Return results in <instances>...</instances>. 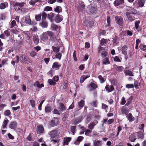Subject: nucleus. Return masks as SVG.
<instances>
[{
    "instance_id": "obj_36",
    "label": "nucleus",
    "mask_w": 146,
    "mask_h": 146,
    "mask_svg": "<svg viewBox=\"0 0 146 146\" xmlns=\"http://www.w3.org/2000/svg\"><path fill=\"white\" fill-rule=\"evenodd\" d=\"M32 133H29V135L27 137V139L29 141H33V138L32 137Z\"/></svg>"
},
{
    "instance_id": "obj_51",
    "label": "nucleus",
    "mask_w": 146,
    "mask_h": 146,
    "mask_svg": "<svg viewBox=\"0 0 146 146\" xmlns=\"http://www.w3.org/2000/svg\"><path fill=\"white\" fill-rule=\"evenodd\" d=\"M48 82L49 85H55V80L54 81L53 80L51 79H49L48 80Z\"/></svg>"
},
{
    "instance_id": "obj_8",
    "label": "nucleus",
    "mask_w": 146,
    "mask_h": 146,
    "mask_svg": "<svg viewBox=\"0 0 146 146\" xmlns=\"http://www.w3.org/2000/svg\"><path fill=\"white\" fill-rule=\"evenodd\" d=\"M88 88L89 89L90 91L95 90L97 87L96 84L94 83H91L87 86Z\"/></svg>"
},
{
    "instance_id": "obj_61",
    "label": "nucleus",
    "mask_w": 146,
    "mask_h": 146,
    "mask_svg": "<svg viewBox=\"0 0 146 146\" xmlns=\"http://www.w3.org/2000/svg\"><path fill=\"white\" fill-rule=\"evenodd\" d=\"M133 87L134 85L133 84H127L126 86V88L128 89L132 88Z\"/></svg>"
},
{
    "instance_id": "obj_32",
    "label": "nucleus",
    "mask_w": 146,
    "mask_h": 146,
    "mask_svg": "<svg viewBox=\"0 0 146 146\" xmlns=\"http://www.w3.org/2000/svg\"><path fill=\"white\" fill-rule=\"evenodd\" d=\"M127 46L126 45H124L122 47V52L124 54H127Z\"/></svg>"
},
{
    "instance_id": "obj_37",
    "label": "nucleus",
    "mask_w": 146,
    "mask_h": 146,
    "mask_svg": "<svg viewBox=\"0 0 146 146\" xmlns=\"http://www.w3.org/2000/svg\"><path fill=\"white\" fill-rule=\"evenodd\" d=\"M84 101L83 100H81L80 102L78 103L79 107L81 108L80 109L82 108L84 106Z\"/></svg>"
},
{
    "instance_id": "obj_2",
    "label": "nucleus",
    "mask_w": 146,
    "mask_h": 146,
    "mask_svg": "<svg viewBox=\"0 0 146 146\" xmlns=\"http://www.w3.org/2000/svg\"><path fill=\"white\" fill-rule=\"evenodd\" d=\"M36 133L38 134H41L44 132V130L42 125L37 126L36 127Z\"/></svg>"
},
{
    "instance_id": "obj_44",
    "label": "nucleus",
    "mask_w": 146,
    "mask_h": 146,
    "mask_svg": "<svg viewBox=\"0 0 146 146\" xmlns=\"http://www.w3.org/2000/svg\"><path fill=\"white\" fill-rule=\"evenodd\" d=\"M98 78L100 80V82L101 83H103L105 81V80L104 79V78L101 75H99L98 76Z\"/></svg>"
},
{
    "instance_id": "obj_14",
    "label": "nucleus",
    "mask_w": 146,
    "mask_h": 146,
    "mask_svg": "<svg viewBox=\"0 0 146 146\" xmlns=\"http://www.w3.org/2000/svg\"><path fill=\"white\" fill-rule=\"evenodd\" d=\"M125 76H134V73L132 71L129 70H125L124 71Z\"/></svg>"
},
{
    "instance_id": "obj_62",
    "label": "nucleus",
    "mask_w": 146,
    "mask_h": 146,
    "mask_svg": "<svg viewBox=\"0 0 146 146\" xmlns=\"http://www.w3.org/2000/svg\"><path fill=\"white\" fill-rule=\"evenodd\" d=\"M44 100H43L41 101L40 102V104L39 105V106H38V109L39 110H41L42 108V104L43 103V102H44Z\"/></svg>"
},
{
    "instance_id": "obj_23",
    "label": "nucleus",
    "mask_w": 146,
    "mask_h": 146,
    "mask_svg": "<svg viewBox=\"0 0 146 146\" xmlns=\"http://www.w3.org/2000/svg\"><path fill=\"white\" fill-rule=\"evenodd\" d=\"M84 139V137L82 136H79L78 137L76 141L74 143L76 145H78L80 142L81 141Z\"/></svg>"
},
{
    "instance_id": "obj_52",
    "label": "nucleus",
    "mask_w": 146,
    "mask_h": 146,
    "mask_svg": "<svg viewBox=\"0 0 146 146\" xmlns=\"http://www.w3.org/2000/svg\"><path fill=\"white\" fill-rule=\"evenodd\" d=\"M85 5L84 4L83 2H82L81 3V4L79 6V7L80 9L81 10H83L85 9Z\"/></svg>"
},
{
    "instance_id": "obj_64",
    "label": "nucleus",
    "mask_w": 146,
    "mask_h": 146,
    "mask_svg": "<svg viewBox=\"0 0 146 146\" xmlns=\"http://www.w3.org/2000/svg\"><path fill=\"white\" fill-rule=\"evenodd\" d=\"M107 23H108V25L109 26L110 25V17H107Z\"/></svg>"
},
{
    "instance_id": "obj_50",
    "label": "nucleus",
    "mask_w": 146,
    "mask_h": 146,
    "mask_svg": "<svg viewBox=\"0 0 146 146\" xmlns=\"http://www.w3.org/2000/svg\"><path fill=\"white\" fill-rule=\"evenodd\" d=\"M35 101L33 100H31L30 101V104L33 108L35 106Z\"/></svg>"
},
{
    "instance_id": "obj_6",
    "label": "nucleus",
    "mask_w": 146,
    "mask_h": 146,
    "mask_svg": "<svg viewBox=\"0 0 146 146\" xmlns=\"http://www.w3.org/2000/svg\"><path fill=\"white\" fill-rule=\"evenodd\" d=\"M17 123L15 121L11 122L9 125V127L11 129L15 130L17 127Z\"/></svg>"
},
{
    "instance_id": "obj_31",
    "label": "nucleus",
    "mask_w": 146,
    "mask_h": 146,
    "mask_svg": "<svg viewBox=\"0 0 146 146\" xmlns=\"http://www.w3.org/2000/svg\"><path fill=\"white\" fill-rule=\"evenodd\" d=\"M51 107L50 106H46L45 108V112L47 113L50 112L52 110Z\"/></svg>"
},
{
    "instance_id": "obj_39",
    "label": "nucleus",
    "mask_w": 146,
    "mask_h": 146,
    "mask_svg": "<svg viewBox=\"0 0 146 146\" xmlns=\"http://www.w3.org/2000/svg\"><path fill=\"white\" fill-rule=\"evenodd\" d=\"M42 15L41 13L35 15V18L36 20L37 21H39L41 20V16Z\"/></svg>"
},
{
    "instance_id": "obj_12",
    "label": "nucleus",
    "mask_w": 146,
    "mask_h": 146,
    "mask_svg": "<svg viewBox=\"0 0 146 146\" xmlns=\"http://www.w3.org/2000/svg\"><path fill=\"white\" fill-rule=\"evenodd\" d=\"M105 88L106 90L108 92H112L114 90V87L112 85H107L106 86Z\"/></svg>"
},
{
    "instance_id": "obj_33",
    "label": "nucleus",
    "mask_w": 146,
    "mask_h": 146,
    "mask_svg": "<svg viewBox=\"0 0 146 146\" xmlns=\"http://www.w3.org/2000/svg\"><path fill=\"white\" fill-rule=\"evenodd\" d=\"M25 21L27 23L30 24L31 23V20L30 16H29L25 17Z\"/></svg>"
},
{
    "instance_id": "obj_40",
    "label": "nucleus",
    "mask_w": 146,
    "mask_h": 146,
    "mask_svg": "<svg viewBox=\"0 0 146 146\" xmlns=\"http://www.w3.org/2000/svg\"><path fill=\"white\" fill-rule=\"evenodd\" d=\"M42 15V20H45L47 17V14L44 12H43L41 13Z\"/></svg>"
},
{
    "instance_id": "obj_46",
    "label": "nucleus",
    "mask_w": 146,
    "mask_h": 146,
    "mask_svg": "<svg viewBox=\"0 0 146 146\" xmlns=\"http://www.w3.org/2000/svg\"><path fill=\"white\" fill-rule=\"evenodd\" d=\"M139 48L141 50L146 52V46L143 44L140 45Z\"/></svg>"
},
{
    "instance_id": "obj_3",
    "label": "nucleus",
    "mask_w": 146,
    "mask_h": 146,
    "mask_svg": "<svg viewBox=\"0 0 146 146\" xmlns=\"http://www.w3.org/2000/svg\"><path fill=\"white\" fill-rule=\"evenodd\" d=\"M21 57L22 58V61L23 63H32V61L31 58L27 56L22 55Z\"/></svg>"
},
{
    "instance_id": "obj_28",
    "label": "nucleus",
    "mask_w": 146,
    "mask_h": 146,
    "mask_svg": "<svg viewBox=\"0 0 146 146\" xmlns=\"http://www.w3.org/2000/svg\"><path fill=\"white\" fill-rule=\"evenodd\" d=\"M145 3L144 0H138V3L139 6L140 7H143Z\"/></svg>"
},
{
    "instance_id": "obj_15",
    "label": "nucleus",
    "mask_w": 146,
    "mask_h": 146,
    "mask_svg": "<svg viewBox=\"0 0 146 146\" xmlns=\"http://www.w3.org/2000/svg\"><path fill=\"white\" fill-rule=\"evenodd\" d=\"M53 33L50 31H48L46 32L43 33L42 36H53Z\"/></svg>"
},
{
    "instance_id": "obj_9",
    "label": "nucleus",
    "mask_w": 146,
    "mask_h": 146,
    "mask_svg": "<svg viewBox=\"0 0 146 146\" xmlns=\"http://www.w3.org/2000/svg\"><path fill=\"white\" fill-rule=\"evenodd\" d=\"M49 134L50 136V141H52L53 143H55V130L50 131Z\"/></svg>"
},
{
    "instance_id": "obj_38",
    "label": "nucleus",
    "mask_w": 146,
    "mask_h": 146,
    "mask_svg": "<svg viewBox=\"0 0 146 146\" xmlns=\"http://www.w3.org/2000/svg\"><path fill=\"white\" fill-rule=\"evenodd\" d=\"M62 12V9L60 6H57L55 8V12L60 13Z\"/></svg>"
},
{
    "instance_id": "obj_13",
    "label": "nucleus",
    "mask_w": 146,
    "mask_h": 146,
    "mask_svg": "<svg viewBox=\"0 0 146 146\" xmlns=\"http://www.w3.org/2000/svg\"><path fill=\"white\" fill-rule=\"evenodd\" d=\"M136 135L137 136L138 138L143 139L144 137V131H140L139 132H136Z\"/></svg>"
},
{
    "instance_id": "obj_41",
    "label": "nucleus",
    "mask_w": 146,
    "mask_h": 146,
    "mask_svg": "<svg viewBox=\"0 0 146 146\" xmlns=\"http://www.w3.org/2000/svg\"><path fill=\"white\" fill-rule=\"evenodd\" d=\"M108 41V40L103 38L101 40L100 44L103 45L107 43Z\"/></svg>"
},
{
    "instance_id": "obj_20",
    "label": "nucleus",
    "mask_w": 146,
    "mask_h": 146,
    "mask_svg": "<svg viewBox=\"0 0 146 146\" xmlns=\"http://www.w3.org/2000/svg\"><path fill=\"white\" fill-rule=\"evenodd\" d=\"M124 2V0H115L114 3V5L115 6H117Z\"/></svg>"
},
{
    "instance_id": "obj_35",
    "label": "nucleus",
    "mask_w": 146,
    "mask_h": 146,
    "mask_svg": "<svg viewBox=\"0 0 146 146\" xmlns=\"http://www.w3.org/2000/svg\"><path fill=\"white\" fill-rule=\"evenodd\" d=\"M102 62L103 64H108L110 63L109 60L107 57L105 58L103 60Z\"/></svg>"
},
{
    "instance_id": "obj_57",
    "label": "nucleus",
    "mask_w": 146,
    "mask_h": 146,
    "mask_svg": "<svg viewBox=\"0 0 146 146\" xmlns=\"http://www.w3.org/2000/svg\"><path fill=\"white\" fill-rule=\"evenodd\" d=\"M36 53L34 51H32L30 53V56L32 57H34L36 55Z\"/></svg>"
},
{
    "instance_id": "obj_24",
    "label": "nucleus",
    "mask_w": 146,
    "mask_h": 146,
    "mask_svg": "<svg viewBox=\"0 0 146 146\" xmlns=\"http://www.w3.org/2000/svg\"><path fill=\"white\" fill-rule=\"evenodd\" d=\"M136 133H134L131 134L129 137V140L131 142H134L136 139L135 138Z\"/></svg>"
},
{
    "instance_id": "obj_18",
    "label": "nucleus",
    "mask_w": 146,
    "mask_h": 146,
    "mask_svg": "<svg viewBox=\"0 0 146 146\" xmlns=\"http://www.w3.org/2000/svg\"><path fill=\"white\" fill-rule=\"evenodd\" d=\"M34 85L35 86L37 87L38 88H41L44 86L43 84H40L39 82L38 81H36L35 82Z\"/></svg>"
},
{
    "instance_id": "obj_27",
    "label": "nucleus",
    "mask_w": 146,
    "mask_h": 146,
    "mask_svg": "<svg viewBox=\"0 0 146 146\" xmlns=\"http://www.w3.org/2000/svg\"><path fill=\"white\" fill-rule=\"evenodd\" d=\"M59 110L60 111H63L66 110L64 105L62 103H59Z\"/></svg>"
},
{
    "instance_id": "obj_5",
    "label": "nucleus",
    "mask_w": 146,
    "mask_h": 146,
    "mask_svg": "<svg viewBox=\"0 0 146 146\" xmlns=\"http://www.w3.org/2000/svg\"><path fill=\"white\" fill-rule=\"evenodd\" d=\"M25 4V3L24 2L21 3L16 2L14 6L16 9L20 10L21 7L24 6Z\"/></svg>"
},
{
    "instance_id": "obj_34",
    "label": "nucleus",
    "mask_w": 146,
    "mask_h": 146,
    "mask_svg": "<svg viewBox=\"0 0 146 146\" xmlns=\"http://www.w3.org/2000/svg\"><path fill=\"white\" fill-rule=\"evenodd\" d=\"M133 97L131 96L127 100V102L126 104L125 105V106H129L131 104L133 100Z\"/></svg>"
},
{
    "instance_id": "obj_7",
    "label": "nucleus",
    "mask_w": 146,
    "mask_h": 146,
    "mask_svg": "<svg viewBox=\"0 0 146 146\" xmlns=\"http://www.w3.org/2000/svg\"><path fill=\"white\" fill-rule=\"evenodd\" d=\"M115 20L116 22L118 24L120 25H122L123 20L121 17L119 16H116L115 17Z\"/></svg>"
},
{
    "instance_id": "obj_47",
    "label": "nucleus",
    "mask_w": 146,
    "mask_h": 146,
    "mask_svg": "<svg viewBox=\"0 0 146 146\" xmlns=\"http://www.w3.org/2000/svg\"><path fill=\"white\" fill-rule=\"evenodd\" d=\"M49 125L50 127H53L55 125V120H53V119L51 120V121L49 123Z\"/></svg>"
},
{
    "instance_id": "obj_53",
    "label": "nucleus",
    "mask_w": 146,
    "mask_h": 146,
    "mask_svg": "<svg viewBox=\"0 0 146 146\" xmlns=\"http://www.w3.org/2000/svg\"><path fill=\"white\" fill-rule=\"evenodd\" d=\"M62 56V54L60 53H57L55 55V58H58L59 60H60Z\"/></svg>"
},
{
    "instance_id": "obj_21",
    "label": "nucleus",
    "mask_w": 146,
    "mask_h": 146,
    "mask_svg": "<svg viewBox=\"0 0 146 146\" xmlns=\"http://www.w3.org/2000/svg\"><path fill=\"white\" fill-rule=\"evenodd\" d=\"M127 119L129 120L130 122H132L133 121L134 119V117L132 115L131 113H129L126 116Z\"/></svg>"
},
{
    "instance_id": "obj_48",
    "label": "nucleus",
    "mask_w": 146,
    "mask_h": 146,
    "mask_svg": "<svg viewBox=\"0 0 146 146\" xmlns=\"http://www.w3.org/2000/svg\"><path fill=\"white\" fill-rule=\"evenodd\" d=\"M33 41L35 44L36 45L39 42V40L38 37H33Z\"/></svg>"
},
{
    "instance_id": "obj_16",
    "label": "nucleus",
    "mask_w": 146,
    "mask_h": 146,
    "mask_svg": "<svg viewBox=\"0 0 146 146\" xmlns=\"http://www.w3.org/2000/svg\"><path fill=\"white\" fill-rule=\"evenodd\" d=\"M48 23L45 20H42V22L40 23V25L43 28H46L48 26Z\"/></svg>"
},
{
    "instance_id": "obj_45",
    "label": "nucleus",
    "mask_w": 146,
    "mask_h": 146,
    "mask_svg": "<svg viewBox=\"0 0 146 146\" xmlns=\"http://www.w3.org/2000/svg\"><path fill=\"white\" fill-rule=\"evenodd\" d=\"M19 33V32L16 29H12L11 30V33L13 35L14 34H18Z\"/></svg>"
},
{
    "instance_id": "obj_63",
    "label": "nucleus",
    "mask_w": 146,
    "mask_h": 146,
    "mask_svg": "<svg viewBox=\"0 0 146 146\" xmlns=\"http://www.w3.org/2000/svg\"><path fill=\"white\" fill-rule=\"evenodd\" d=\"M106 33V31L105 30H101L100 31V35H104Z\"/></svg>"
},
{
    "instance_id": "obj_55",
    "label": "nucleus",
    "mask_w": 146,
    "mask_h": 146,
    "mask_svg": "<svg viewBox=\"0 0 146 146\" xmlns=\"http://www.w3.org/2000/svg\"><path fill=\"white\" fill-rule=\"evenodd\" d=\"M116 69L117 70L121 72L123 69L124 68L122 66H117L116 67Z\"/></svg>"
},
{
    "instance_id": "obj_54",
    "label": "nucleus",
    "mask_w": 146,
    "mask_h": 146,
    "mask_svg": "<svg viewBox=\"0 0 146 146\" xmlns=\"http://www.w3.org/2000/svg\"><path fill=\"white\" fill-rule=\"evenodd\" d=\"M52 7H49V6H46L45 7L44 9V11H50L52 10Z\"/></svg>"
},
{
    "instance_id": "obj_19",
    "label": "nucleus",
    "mask_w": 146,
    "mask_h": 146,
    "mask_svg": "<svg viewBox=\"0 0 146 146\" xmlns=\"http://www.w3.org/2000/svg\"><path fill=\"white\" fill-rule=\"evenodd\" d=\"M93 144L94 146H101L102 144V141L98 139H96L94 140Z\"/></svg>"
},
{
    "instance_id": "obj_43",
    "label": "nucleus",
    "mask_w": 146,
    "mask_h": 146,
    "mask_svg": "<svg viewBox=\"0 0 146 146\" xmlns=\"http://www.w3.org/2000/svg\"><path fill=\"white\" fill-rule=\"evenodd\" d=\"M76 126H72L71 127V131L73 133V135H74L76 133Z\"/></svg>"
},
{
    "instance_id": "obj_11",
    "label": "nucleus",
    "mask_w": 146,
    "mask_h": 146,
    "mask_svg": "<svg viewBox=\"0 0 146 146\" xmlns=\"http://www.w3.org/2000/svg\"><path fill=\"white\" fill-rule=\"evenodd\" d=\"M98 121L97 120H94V121L88 125V128L91 130H92L94 127L98 123Z\"/></svg>"
},
{
    "instance_id": "obj_4",
    "label": "nucleus",
    "mask_w": 146,
    "mask_h": 146,
    "mask_svg": "<svg viewBox=\"0 0 146 146\" xmlns=\"http://www.w3.org/2000/svg\"><path fill=\"white\" fill-rule=\"evenodd\" d=\"M96 10V8L92 7L90 5H89L87 8V11L90 14H92L95 13Z\"/></svg>"
},
{
    "instance_id": "obj_30",
    "label": "nucleus",
    "mask_w": 146,
    "mask_h": 146,
    "mask_svg": "<svg viewBox=\"0 0 146 146\" xmlns=\"http://www.w3.org/2000/svg\"><path fill=\"white\" fill-rule=\"evenodd\" d=\"M48 19L51 22H52L53 21V17L54 16V14L52 13H51L49 14H48Z\"/></svg>"
},
{
    "instance_id": "obj_22",
    "label": "nucleus",
    "mask_w": 146,
    "mask_h": 146,
    "mask_svg": "<svg viewBox=\"0 0 146 146\" xmlns=\"http://www.w3.org/2000/svg\"><path fill=\"white\" fill-rule=\"evenodd\" d=\"M121 111L123 113H125L126 115L129 112L128 109L124 106H123L121 109Z\"/></svg>"
},
{
    "instance_id": "obj_49",
    "label": "nucleus",
    "mask_w": 146,
    "mask_h": 146,
    "mask_svg": "<svg viewBox=\"0 0 146 146\" xmlns=\"http://www.w3.org/2000/svg\"><path fill=\"white\" fill-rule=\"evenodd\" d=\"M11 111L9 110H6L4 112V114L6 116H9L11 115Z\"/></svg>"
},
{
    "instance_id": "obj_17",
    "label": "nucleus",
    "mask_w": 146,
    "mask_h": 146,
    "mask_svg": "<svg viewBox=\"0 0 146 146\" xmlns=\"http://www.w3.org/2000/svg\"><path fill=\"white\" fill-rule=\"evenodd\" d=\"M126 14L127 18L129 21H132L134 20V19L133 18V17L131 15V14L130 13L127 12L126 13Z\"/></svg>"
},
{
    "instance_id": "obj_59",
    "label": "nucleus",
    "mask_w": 146,
    "mask_h": 146,
    "mask_svg": "<svg viewBox=\"0 0 146 146\" xmlns=\"http://www.w3.org/2000/svg\"><path fill=\"white\" fill-rule=\"evenodd\" d=\"M60 26H57L55 25V31L56 30L57 32L56 33L57 34H58L60 31Z\"/></svg>"
},
{
    "instance_id": "obj_56",
    "label": "nucleus",
    "mask_w": 146,
    "mask_h": 146,
    "mask_svg": "<svg viewBox=\"0 0 146 146\" xmlns=\"http://www.w3.org/2000/svg\"><path fill=\"white\" fill-rule=\"evenodd\" d=\"M6 7L5 4L4 3H1L0 5V9H3L5 8Z\"/></svg>"
},
{
    "instance_id": "obj_42",
    "label": "nucleus",
    "mask_w": 146,
    "mask_h": 146,
    "mask_svg": "<svg viewBox=\"0 0 146 146\" xmlns=\"http://www.w3.org/2000/svg\"><path fill=\"white\" fill-rule=\"evenodd\" d=\"M128 13H130L131 14H135L137 13V12L135 9L131 8L130 9V12Z\"/></svg>"
},
{
    "instance_id": "obj_29",
    "label": "nucleus",
    "mask_w": 146,
    "mask_h": 146,
    "mask_svg": "<svg viewBox=\"0 0 146 146\" xmlns=\"http://www.w3.org/2000/svg\"><path fill=\"white\" fill-rule=\"evenodd\" d=\"M3 33V34H1L0 36H9L10 35V32L8 30L4 31Z\"/></svg>"
},
{
    "instance_id": "obj_26",
    "label": "nucleus",
    "mask_w": 146,
    "mask_h": 146,
    "mask_svg": "<svg viewBox=\"0 0 146 146\" xmlns=\"http://www.w3.org/2000/svg\"><path fill=\"white\" fill-rule=\"evenodd\" d=\"M9 122V121L7 119H5L3 122V124L2 125V128L3 129L7 128L8 123Z\"/></svg>"
},
{
    "instance_id": "obj_58",
    "label": "nucleus",
    "mask_w": 146,
    "mask_h": 146,
    "mask_svg": "<svg viewBox=\"0 0 146 146\" xmlns=\"http://www.w3.org/2000/svg\"><path fill=\"white\" fill-rule=\"evenodd\" d=\"M140 23V21H136L135 23V28L136 29H137L139 28V25Z\"/></svg>"
},
{
    "instance_id": "obj_60",
    "label": "nucleus",
    "mask_w": 146,
    "mask_h": 146,
    "mask_svg": "<svg viewBox=\"0 0 146 146\" xmlns=\"http://www.w3.org/2000/svg\"><path fill=\"white\" fill-rule=\"evenodd\" d=\"M126 102V101L125 100V98L124 97H123L121 99V105H123Z\"/></svg>"
},
{
    "instance_id": "obj_25",
    "label": "nucleus",
    "mask_w": 146,
    "mask_h": 146,
    "mask_svg": "<svg viewBox=\"0 0 146 146\" xmlns=\"http://www.w3.org/2000/svg\"><path fill=\"white\" fill-rule=\"evenodd\" d=\"M71 138L70 137H66L64 138V145H68V143L70 141Z\"/></svg>"
},
{
    "instance_id": "obj_1",
    "label": "nucleus",
    "mask_w": 146,
    "mask_h": 146,
    "mask_svg": "<svg viewBox=\"0 0 146 146\" xmlns=\"http://www.w3.org/2000/svg\"><path fill=\"white\" fill-rule=\"evenodd\" d=\"M99 50L98 52L99 53H101V55L103 58L106 57L107 54V53L105 50V49L104 48L100 46L98 47Z\"/></svg>"
},
{
    "instance_id": "obj_10",
    "label": "nucleus",
    "mask_w": 146,
    "mask_h": 146,
    "mask_svg": "<svg viewBox=\"0 0 146 146\" xmlns=\"http://www.w3.org/2000/svg\"><path fill=\"white\" fill-rule=\"evenodd\" d=\"M63 19V17L59 14H57L55 17V22L58 23L61 22Z\"/></svg>"
}]
</instances>
